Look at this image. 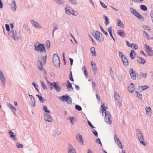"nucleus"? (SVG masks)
Here are the masks:
<instances>
[{
	"label": "nucleus",
	"mask_w": 153,
	"mask_h": 153,
	"mask_svg": "<svg viewBox=\"0 0 153 153\" xmlns=\"http://www.w3.org/2000/svg\"><path fill=\"white\" fill-rule=\"evenodd\" d=\"M104 104H103L101 105L102 109L101 110V111L103 115V114L104 112H105V122L108 124H111L112 122L110 119L111 114L109 112L106 111L107 108L105 107H104Z\"/></svg>",
	"instance_id": "1"
},
{
	"label": "nucleus",
	"mask_w": 153,
	"mask_h": 153,
	"mask_svg": "<svg viewBox=\"0 0 153 153\" xmlns=\"http://www.w3.org/2000/svg\"><path fill=\"white\" fill-rule=\"evenodd\" d=\"M35 50L39 52H44L45 53V45L44 44H40L38 43H35L34 44Z\"/></svg>",
	"instance_id": "2"
},
{
	"label": "nucleus",
	"mask_w": 153,
	"mask_h": 153,
	"mask_svg": "<svg viewBox=\"0 0 153 153\" xmlns=\"http://www.w3.org/2000/svg\"><path fill=\"white\" fill-rule=\"evenodd\" d=\"M53 62L54 65L56 67H59L60 65V61L57 54H55L53 55Z\"/></svg>",
	"instance_id": "3"
},
{
	"label": "nucleus",
	"mask_w": 153,
	"mask_h": 153,
	"mask_svg": "<svg viewBox=\"0 0 153 153\" xmlns=\"http://www.w3.org/2000/svg\"><path fill=\"white\" fill-rule=\"evenodd\" d=\"M66 13L68 14H72L74 16L78 15V13L76 11H74L71 7L67 6L65 7Z\"/></svg>",
	"instance_id": "4"
},
{
	"label": "nucleus",
	"mask_w": 153,
	"mask_h": 153,
	"mask_svg": "<svg viewBox=\"0 0 153 153\" xmlns=\"http://www.w3.org/2000/svg\"><path fill=\"white\" fill-rule=\"evenodd\" d=\"M59 99L63 102H66L68 104L72 103L71 99L68 95L63 96L60 97Z\"/></svg>",
	"instance_id": "5"
},
{
	"label": "nucleus",
	"mask_w": 153,
	"mask_h": 153,
	"mask_svg": "<svg viewBox=\"0 0 153 153\" xmlns=\"http://www.w3.org/2000/svg\"><path fill=\"white\" fill-rule=\"evenodd\" d=\"M136 132L138 139L140 143L144 145H145L146 144L144 143L143 137L140 131L139 130H137Z\"/></svg>",
	"instance_id": "6"
},
{
	"label": "nucleus",
	"mask_w": 153,
	"mask_h": 153,
	"mask_svg": "<svg viewBox=\"0 0 153 153\" xmlns=\"http://www.w3.org/2000/svg\"><path fill=\"white\" fill-rule=\"evenodd\" d=\"M95 38L96 39L100 42H102L104 40V37L102 34L99 32L97 31L95 33Z\"/></svg>",
	"instance_id": "7"
},
{
	"label": "nucleus",
	"mask_w": 153,
	"mask_h": 153,
	"mask_svg": "<svg viewBox=\"0 0 153 153\" xmlns=\"http://www.w3.org/2000/svg\"><path fill=\"white\" fill-rule=\"evenodd\" d=\"M39 61L40 63V66H38V68L40 70H42L43 68L42 65L45 63L46 60V56L41 57V58H39Z\"/></svg>",
	"instance_id": "8"
},
{
	"label": "nucleus",
	"mask_w": 153,
	"mask_h": 153,
	"mask_svg": "<svg viewBox=\"0 0 153 153\" xmlns=\"http://www.w3.org/2000/svg\"><path fill=\"white\" fill-rule=\"evenodd\" d=\"M114 98L118 102V105L119 106L121 105V99L118 94L116 92H114Z\"/></svg>",
	"instance_id": "9"
},
{
	"label": "nucleus",
	"mask_w": 153,
	"mask_h": 153,
	"mask_svg": "<svg viewBox=\"0 0 153 153\" xmlns=\"http://www.w3.org/2000/svg\"><path fill=\"white\" fill-rule=\"evenodd\" d=\"M0 79L4 86L5 85L6 79L1 71L0 72Z\"/></svg>",
	"instance_id": "10"
},
{
	"label": "nucleus",
	"mask_w": 153,
	"mask_h": 153,
	"mask_svg": "<svg viewBox=\"0 0 153 153\" xmlns=\"http://www.w3.org/2000/svg\"><path fill=\"white\" fill-rule=\"evenodd\" d=\"M10 34L12 36L14 39L16 40H18L19 39V37L17 36L16 32L13 30H11Z\"/></svg>",
	"instance_id": "11"
},
{
	"label": "nucleus",
	"mask_w": 153,
	"mask_h": 153,
	"mask_svg": "<svg viewBox=\"0 0 153 153\" xmlns=\"http://www.w3.org/2000/svg\"><path fill=\"white\" fill-rule=\"evenodd\" d=\"M145 46L149 55H153V51L152 50L151 48L146 44L145 45Z\"/></svg>",
	"instance_id": "12"
},
{
	"label": "nucleus",
	"mask_w": 153,
	"mask_h": 153,
	"mask_svg": "<svg viewBox=\"0 0 153 153\" xmlns=\"http://www.w3.org/2000/svg\"><path fill=\"white\" fill-rule=\"evenodd\" d=\"M114 138L115 142L118 145V146L121 149H123V147L121 143L119 141L118 138L116 135H114Z\"/></svg>",
	"instance_id": "13"
},
{
	"label": "nucleus",
	"mask_w": 153,
	"mask_h": 153,
	"mask_svg": "<svg viewBox=\"0 0 153 153\" xmlns=\"http://www.w3.org/2000/svg\"><path fill=\"white\" fill-rule=\"evenodd\" d=\"M129 72L131 78L133 80L135 79H136V74L135 72L133 71L132 68H131L130 69Z\"/></svg>",
	"instance_id": "14"
},
{
	"label": "nucleus",
	"mask_w": 153,
	"mask_h": 153,
	"mask_svg": "<svg viewBox=\"0 0 153 153\" xmlns=\"http://www.w3.org/2000/svg\"><path fill=\"white\" fill-rule=\"evenodd\" d=\"M68 153H76L75 149L70 144H69Z\"/></svg>",
	"instance_id": "15"
},
{
	"label": "nucleus",
	"mask_w": 153,
	"mask_h": 153,
	"mask_svg": "<svg viewBox=\"0 0 153 153\" xmlns=\"http://www.w3.org/2000/svg\"><path fill=\"white\" fill-rule=\"evenodd\" d=\"M49 83L50 84L51 86L53 85L54 86L55 88L58 92H59L60 91V87L56 83L53 82V84L51 82H49Z\"/></svg>",
	"instance_id": "16"
},
{
	"label": "nucleus",
	"mask_w": 153,
	"mask_h": 153,
	"mask_svg": "<svg viewBox=\"0 0 153 153\" xmlns=\"http://www.w3.org/2000/svg\"><path fill=\"white\" fill-rule=\"evenodd\" d=\"M44 118L46 121L49 122H51L53 121L52 117L49 114H45Z\"/></svg>",
	"instance_id": "17"
},
{
	"label": "nucleus",
	"mask_w": 153,
	"mask_h": 153,
	"mask_svg": "<svg viewBox=\"0 0 153 153\" xmlns=\"http://www.w3.org/2000/svg\"><path fill=\"white\" fill-rule=\"evenodd\" d=\"M137 62L141 64H143L146 62V61L144 58L140 57H137Z\"/></svg>",
	"instance_id": "18"
},
{
	"label": "nucleus",
	"mask_w": 153,
	"mask_h": 153,
	"mask_svg": "<svg viewBox=\"0 0 153 153\" xmlns=\"http://www.w3.org/2000/svg\"><path fill=\"white\" fill-rule=\"evenodd\" d=\"M30 22L33 24L35 27L38 28H41V26L37 22L34 21L33 20H30Z\"/></svg>",
	"instance_id": "19"
},
{
	"label": "nucleus",
	"mask_w": 153,
	"mask_h": 153,
	"mask_svg": "<svg viewBox=\"0 0 153 153\" xmlns=\"http://www.w3.org/2000/svg\"><path fill=\"white\" fill-rule=\"evenodd\" d=\"M8 132L11 138H13V139L15 140H17V138L16 137V133L12 132L11 130H9L8 131Z\"/></svg>",
	"instance_id": "20"
},
{
	"label": "nucleus",
	"mask_w": 153,
	"mask_h": 153,
	"mask_svg": "<svg viewBox=\"0 0 153 153\" xmlns=\"http://www.w3.org/2000/svg\"><path fill=\"white\" fill-rule=\"evenodd\" d=\"M117 34L120 36L125 37L126 36V34L124 31L122 30H119L117 31Z\"/></svg>",
	"instance_id": "21"
},
{
	"label": "nucleus",
	"mask_w": 153,
	"mask_h": 153,
	"mask_svg": "<svg viewBox=\"0 0 153 153\" xmlns=\"http://www.w3.org/2000/svg\"><path fill=\"white\" fill-rule=\"evenodd\" d=\"M29 96L31 98V99L30 100V103H31V105L33 107H34L35 105V98H34L33 96L32 95H29Z\"/></svg>",
	"instance_id": "22"
},
{
	"label": "nucleus",
	"mask_w": 153,
	"mask_h": 153,
	"mask_svg": "<svg viewBox=\"0 0 153 153\" xmlns=\"http://www.w3.org/2000/svg\"><path fill=\"white\" fill-rule=\"evenodd\" d=\"M135 89L134 85L133 83H131V85L128 88V90L131 92H133Z\"/></svg>",
	"instance_id": "23"
},
{
	"label": "nucleus",
	"mask_w": 153,
	"mask_h": 153,
	"mask_svg": "<svg viewBox=\"0 0 153 153\" xmlns=\"http://www.w3.org/2000/svg\"><path fill=\"white\" fill-rule=\"evenodd\" d=\"M122 59L124 65L126 67L128 65V62L126 57H123Z\"/></svg>",
	"instance_id": "24"
},
{
	"label": "nucleus",
	"mask_w": 153,
	"mask_h": 153,
	"mask_svg": "<svg viewBox=\"0 0 153 153\" xmlns=\"http://www.w3.org/2000/svg\"><path fill=\"white\" fill-rule=\"evenodd\" d=\"M136 56V53H135L133 50H132L131 51V53L130 54V58L131 59H134Z\"/></svg>",
	"instance_id": "25"
},
{
	"label": "nucleus",
	"mask_w": 153,
	"mask_h": 153,
	"mask_svg": "<svg viewBox=\"0 0 153 153\" xmlns=\"http://www.w3.org/2000/svg\"><path fill=\"white\" fill-rule=\"evenodd\" d=\"M7 106L9 107L13 112H15L16 111V108L11 104L9 103L7 105Z\"/></svg>",
	"instance_id": "26"
},
{
	"label": "nucleus",
	"mask_w": 153,
	"mask_h": 153,
	"mask_svg": "<svg viewBox=\"0 0 153 153\" xmlns=\"http://www.w3.org/2000/svg\"><path fill=\"white\" fill-rule=\"evenodd\" d=\"M67 88L69 90H71L73 89V88L72 86L71 83L68 80L67 82Z\"/></svg>",
	"instance_id": "27"
},
{
	"label": "nucleus",
	"mask_w": 153,
	"mask_h": 153,
	"mask_svg": "<svg viewBox=\"0 0 153 153\" xmlns=\"http://www.w3.org/2000/svg\"><path fill=\"white\" fill-rule=\"evenodd\" d=\"M91 65L92 66V68L93 69V71L94 72H95V74L96 73V72L97 71V68L96 66V65L95 63L93 62H92L91 63Z\"/></svg>",
	"instance_id": "28"
},
{
	"label": "nucleus",
	"mask_w": 153,
	"mask_h": 153,
	"mask_svg": "<svg viewBox=\"0 0 153 153\" xmlns=\"http://www.w3.org/2000/svg\"><path fill=\"white\" fill-rule=\"evenodd\" d=\"M117 25L118 26L121 27L122 28H124V25L120 19H117Z\"/></svg>",
	"instance_id": "29"
},
{
	"label": "nucleus",
	"mask_w": 153,
	"mask_h": 153,
	"mask_svg": "<svg viewBox=\"0 0 153 153\" xmlns=\"http://www.w3.org/2000/svg\"><path fill=\"white\" fill-rule=\"evenodd\" d=\"M103 16L104 17L105 21V24L106 26H107V25L109 24V21L108 19V17L105 16Z\"/></svg>",
	"instance_id": "30"
},
{
	"label": "nucleus",
	"mask_w": 153,
	"mask_h": 153,
	"mask_svg": "<svg viewBox=\"0 0 153 153\" xmlns=\"http://www.w3.org/2000/svg\"><path fill=\"white\" fill-rule=\"evenodd\" d=\"M76 138L78 139V140H79V138L80 141L81 142L82 144H83V141L82 136L81 135L79 134L77 135H76Z\"/></svg>",
	"instance_id": "31"
},
{
	"label": "nucleus",
	"mask_w": 153,
	"mask_h": 153,
	"mask_svg": "<svg viewBox=\"0 0 153 153\" xmlns=\"http://www.w3.org/2000/svg\"><path fill=\"white\" fill-rule=\"evenodd\" d=\"M143 35L148 40H150L151 39L149 37L148 34L145 31H143Z\"/></svg>",
	"instance_id": "32"
},
{
	"label": "nucleus",
	"mask_w": 153,
	"mask_h": 153,
	"mask_svg": "<svg viewBox=\"0 0 153 153\" xmlns=\"http://www.w3.org/2000/svg\"><path fill=\"white\" fill-rule=\"evenodd\" d=\"M91 53L93 56H96V53L95 51V48L94 47H92L91 49Z\"/></svg>",
	"instance_id": "33"
},
{
	"label": "nucleus",
	"mask_w": 153,
	"mask_h": 153,
	"mask_svg": "<svg viewBox=\"0 0 153 153\" xmlns=\"http://www.w3.org/2000/svg\"><path fill=\"white\" fill-rule=\"evenodd\" d=\"M131 47L135 50H137L138 48V46L134 43L131 44Z\"/></svg>",
	"instance_id": "34"
},
{
	"label": "nucleus",
	"mask_w": 153,
	"mask_h": 153,
	"mask_svg": "<svg viewBox=\"0 0 153 153\" xmlns=\"http://www.w3.org/2000/svg\"><path fill=\"white\" fill-rule=\"evenodd\" d=\"M12 5H13V7H12V10L14 11L16 9V3L14 1H13Z\"/></svg>",
	"instance_id": "35"
},
{
	"label": "nucleus",
	"mask_w": 153,
	"mask_h": 153,
	"mask_svg": "<svg viewBox=\"0 0 153 153\" xmlns=\"http://www.w3.org/2000/svg\"><path fill=\"white\" fill-rule=\"evenodd\" d=\"M146 113L147 115H149V112L151 111V108L149 107H147L146 108Z\"/></svg>",
	"instance_id": "36"
},
{
	"label": "nucleus",
	"mask_w": 153,
	"mask_h": 153,
	"mask_svg": "<svg viewBox=\"0 0 153 153\" xmlns=\"http://www.w3.org/2000/svg\"><path fill=\"white\" fill-rule=\"evenodd\" d=\"M140 75L143 78H146L147 76V74L146 73H143L142 72L140 73Z\"/></svg>",
	"instance_id": "37"
},
{
	"label": "nucleus",
	"mask_w": 153,
	"mask_h": 153,
	"mask_svg": "<svg viewBox=\"0 0 153 153\" xmlns=\"http://www.w3.org/2000/svg\"><path fill=\"white\" fill-rule=\"evenodd\" d=\"M140 9L144 11H146L147 10V7H146L144 5H142L140 6Z\"/></svg>",
	"instance_id": "38"
},
{
	"label": "nucleus",
	"mask_w": 153,
	"mask_h": 153,
	"mask_svg": "<svg viewBox=\"0 0 153 153\" xmlns=\"http://www.w3.org/2000/svg\"><path fill=\"white\" fill-rule=\"evenodd\" d=\"M32 85L35 88V89H36V90L37 91H38L39 90L38 89V85L34 82H32Z\"/></svg>",
	"instance_id": "39"
},
{
	"label": "nucleus",
	"mask_w": 153,
	"mask_h": 153,
	"mask_svg": "<svg viewBox=\"0 0 153 153\" xmlns=\"http://www.w3.org/2000/svg\"><path fill=\"white\" fill-rule=\"evenodd\" d=\"M41 83L44 90H45L47 89V88L46 85L45 84L43 81H41Z\"/></svg>",
	"instance_id": "40"
},
{
	"label": "nucleus",
	"mask_w": 153,
	"mask_h": 153,
	"mask_svg": "<svg viewBox=\"0 0 153 153\" xmlns=\"http://www.w3.org/2000/svg\"><path fill=\"white\" fill-rule=\"evenodd\" d=\"M134 15L136 17H137V18H139V19H141L142 17V16H141V15L139 13H138L137 12L136 13H135L134 14Z\"/></svg>",
	"instance_id": "41"
},
{
	"label": "nucleus",
	"mask_w": 153,
	"mask_h": 153,
	"mask_svg": "<svg viewBox=\"0 0 153 153\" xmlns=\"http://www.w3.org/2000/svg\"><path fill=\"white\" fill-rule=\"evenodd\" d=\"M55 1L59 4H62L64 3V0H55Z\"/></svg>",
	"instance_id": "42"
},
{
	"label": "nucleus",
	"mask_w": 153,
	"mask_h": 153,
	"mask_svg": "<svg viewBox=\"0 0 153 153\" xmlns=\"http://www.w3.org/2000/svg\"><path fill=\"white\" fill-rule=\"evenodd\" d=\"M43 110L44 111L47 112V113H50V111L49 110H48L47 109V107L46 106H44L43 107Z\"/></svg>",
	"instance_id": "43"
},
{
	"label": "nucleus",
	"mask_w": 153,
	"mask_h": 153,
	"mask_svg": "<svg viewBox=\"0 0 153 153\" xmlns=\"http://www.w3.org/2000/svg\"><path fill=\"white\" fill-rule=\"evenodd\" d=\"M142 91L147 89L149 87L147 85H144L140 87Z\"/></svg>",
	"instance_id": "44"
},
{
	"label": "nucleus",
	"mask_w": 153,
	"mask_h": 153,
	"mask_svg": "<svg viewBox=\"0 0 153 153\" xmlns=\"http://www.w3.org/2000/svg\"><path fill=\"white\" fill-rule=\"evenodd\" d=\"M75 108L78 110L79 111H80L82 110V108L79 105H76L75 106Z\"/></svg>",
	"instance_id": "45"
},
{
	"label": "nucleus",
	"mask_w": 153,
	"mask_h": 153,
	"mask_svg": "<svg viewBox=\"0 0 153 153\" xmlns=\"http://www.w3.org/2000/svg\"><path fill=\"white\" fill-rule=\"evenodd\" d=\"M143 29L145 30H150L149 27L147 25H145L143 27Z\"/></svg>",
	"instance_id": "46"
},
{
	"label": "nucleus",
	"mask_w": 153,
	"mask_h": 153,
	"mask_svg": "<svg viewBox=\"0 0 153 153\" xmlns=\"http://www.w3.org/2000/svg\"><path fill=\"white\" fill-rule=\"evenodd\" d=\"M135 93L137 94V97H139L141 98H142V96L141 94L138 93V92L137 91L135 92Z\"/></svg>",
	"instance_id": "47"
},
{
	"label": "nucleus",
	"mask_w": 153,
	"mask_h": 153,
	"mask_svg": "<svg viewBox=\"0 0 153 153\" xmlns=\"http://www.w3.org/2000/svg\"><path fill=\"white\" fill-rule=\"evenodd\" d=\"M17 147L19 148H22L23 147V145L22 144H20L19 143H16Z\"/></svg>",
	"instance_id": "48"
},
{
	"label": "nucleus",
	"mask_w": 153,
	"mask_h": 153,
	"mask_svg": "<svg viewBox=\"0 0 153 153\" xmlns=\"http://www.w3.org/2000/svg\"><path fill=\"white\" fill-rule=\"evenodd\" d=\"M100 28H101V30L106 35V36H107L108 35V33L105 32L104 30L103 29V28H102V27L101 26L100 27Z\"/></svg>",
	"instance_id": "49"
},
{
	"label": "nucleus",
	"mask_w": 153,
	"mask_h": 153,
	"mask_svg": "<svg viewBox=\"0 0 153 153\" xmlns=\"http://www.w3.org/2000/svg\"><path fill=\"white\" fill-rule=\"evenodd\" d=\"M70 3L72 4H76L77 3L76 0H69Z\"/></svg>",
	"instance_id": "50"
},
{
	"label": "nucleus",
	"mask_w": 153,
	"mask_h": 153,
	"mask_svg": "<svg viewBox=\"0 0 153 153\" xmlns=\"http://www.w3.org/2000/svg\"><path fill=\"white\" fill-rule=\"evenodd\" d=\"M100 4L104 8H106L107 7V6L105 5V4L102 2L101 1H100Z\"/></svg>",
	"instance_id": "51"
},
{
	"label": "nucleus",
	"mask_w": 153,
	"mask_h": 153,
	"mask_svg": "<svg viewBox=\"0 0 153 153\" xmlns=\"http://www.w3.org/2000/svg\"><path fill=\"white\" fill-rule=\"evenodd\" d=\"M119 56L120 57H121V59H122V58L123 57H125V56L123 55L122 53L120 52L119 51Z\"/></svg>",
	"instance_id": "52"
},
{
	"label": "nucleus",
	"mask_w": 153,
	"mask_h": 153,
	"mask_svg": "<svg viewBox=\"0 0 153 153\" xmlns=\"http://www.w3.org/2000/svg\"><path fill=\"white\" fill-rule=\"evenodd\" d=\"M93 132L96 137H98V134L97 131L95 130H94L93 131Z\"/></svg>",
	"instance_id": "53"
},
{
	"label": "nucleus",
	"mask_w": 153,
	"mask_h": 153,
	"mask_svg": "<svg viewBox=\"0 0 153 153\" xmlns=\"http://www.w3.org/2000/svg\"><path fill=\"white\" fill-rule=\"evenodd\" d=\"M5 27L6 30L8 31H9L10 28L9 25L7 24H6Z\"/></svg>",
	"instance_id": "54"
},
{
	"label": "nucleus",
	"mask_w": 153,
	"mask_h": 153,
	"mask_svg": "<svg viewBox=\"0 0 153 153\" xmlns=\"http://www.w3.org/2000/svg\"><path fill=\"white\" fill-rule=\"evenodd\" d=\"M131 12L134 15V14L137 12L134 9H133L132 10H131Z\"/></svg>",
	"instance_id": "55"
},
{
	"label": "nucleus",
	"mask_w": 153,
	"mask_h": 153,
	"mask_svg": "<svg viewBox=\"0 0 153 153\" xmlns=\"http://www.w3.org/2000/svg\"><path fill=\"white\" fill-rule=\"evenodd\" d=\"M60 132L59 131H58L54 134V136L55 137H56L57 135H59L60 134Z\"/></svg>",
	"instance_id": "56"
},
{
	"label": "nucleus",
	"mask_w": 153,
	"mask_h": 153,
	"mask_svg": "<svg viewBox=\"0 0 153 153\" xmlns=\"http://www.w3.org/2000/svg\"><path fill=\"white\" fill-rule=\"evenodd\" d=\"M84 67L85 68H84V73L85 75V76H88V74L87 73L86 70V69L85 67L84 66Z\"/></svg>",
	"instance_id": "57"
},
{
	"label": "nucleus",
	"mask_w": 153,
	"mask_h": 153,
	"mask_svg": "<svg viewBox=\"0 0 153 153\" xmlns=\"http://www.w3.org/2000/svg\"><path fill=\"white\" fill-rule=\"evenodd\" d=\"M126 43L127 45V46L128 47H131V44H130L129 43V42L128 41H126Z\"/></svg>",
	"instance_id": "58"
},
{
	"label": "nucleus",
	"mask_w": 153,
	"mask_h": 153,
	"mask_svg": "<svg viewBox=\"0 0 153 153\" xmlns=\"http://www.w3.org/2000/svg\"><path fill=\"white\" fill-rule=\"evenodd\" d=\"M88 124L92 128H94V127L93 126V125H92V124H91V123L89 121H88Z\"/></svg>",
	"instance_id": "59"
},
{
	"label": "nucleus",
	"mask_w": 153,
	"mask_h": 153,
	"mask_svg": "<svg viewBox=\"0 0 153 153\" xmlns=\"http://www.w3.org/2000/svg\"><path fill=\"white\" fill-rule=\"evenodd\" d=\"M108 30L109 33L112 32V27H110L108 29Z\"/></svg>",
	"instance_id": "60"
},
{
	"label": "nucleus",
	"mask_w": 153,
	"mask_h": 153,
	"mask_svg": "<svg viewBox=\"0 0 153 153\" xmlns=\"http://www.w3.org/2000/svg\"><path fill=\"white\" fill-rule=\"evenodd\" d=\"M39 100L41 102H43L45 101V100H44V99L43 98L42 96L41 97H40V98H39Z\"/></svg>",
	"instance_id": "61"
},
{
	"label": "nucleus",
	"mask_w": 153,
	"mask_h": 153,
	"mask_svg": "<svg viewBox=\"0 0 153 153\" xmlns=\"http://www.w3.org/2000/svg\"><path fill=\"white\" fill-rule=\"evenodd\" d=\"M96 141L99 144H100L101 145H102L100 140L99 138L97 139Z\"/></svg>",
	"instance_id": "62"
},
{
	"label": "nucleus",
	"mask_w": 153,
	"mask_h": 153,
	"mask_svg": "<svg viewBox=\"0 0 153 153\" xmlns=\"http://www.w3.org/2000/svg\"><path fill=\"white\" fill-rule=\"evenodd\" d=\"M150 15L152 20L153 19V10L150 13Z\"/></svg>",
	"instance_id": "63"
},
{
	"label": "nucleus",
	"mask_w": 153,
	"mask_h": 153,
	"mask_svg": "<svg viewBox=\"0 0 153 153\" xmlns=\"http://www.w3.org/2000/svg\"><path fill=\"white\" fill-rule=\"evenodd\" d=\"M46 43L47 44V46L49 48L50 47V43L49 41H47L46 42Z\"/></svg>",
	"instance_id": "64"
}]
</instances>
